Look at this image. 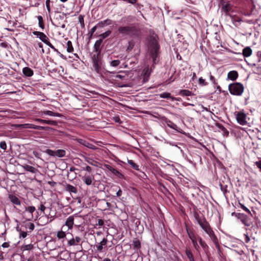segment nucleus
I'll use <instances>...</instances> for the list:
<instances>
[{
  "label": "nucleus",
  "instance_id": "nucleus-1",
  "mask_svg": "<svg viewBox=\"0 0 261 261\" xmlns=\"http://www.w3.org/2000/svg\"><path fill=\"white\" fill-rule=\"evenodd\" d=\"M117 31L119 34L123 37L138 38L142 35L141 29L135 24L120 26Z\"/></svg>",
  "mask_w": 261,
  "mask_h": 261
},
{
  "label": "nucleus",
  "instance_id": "nucleus-2",
  "mask_svg": "<svg viewBox=\"0 0 261 261\" xmlns=\"http://www.w3.org/2000/svg\"><path fill=\"white\" fill-rule=\"evenodd\" d=\"M196 220L202 229L208 235L211 240L214 242L217 247L218 246V241L217 237L214 233L208 222L205 218L201 219L199 215L196 214L195 215Z\"/></svg>",
  "mask_w": 261,
  "mask_h": 261
},
{
  "label": "nucleus",
  "instance_id": "nucleus-3",
  "mask_svg": "<svg viewBox=\"0 0 261 261\" xmlns=\"http://www.w3.org/2000/svg\"><path fill=\"white\" fill-rule=\"evenodd\" d=\"M33 35L37 36V37H38L43 42H44L50 48H51L55 52L59 55L61 58L63 59L66 58L62 54L57 48H56L54 46L49 42L48 38L44 33L39 31H34L33 32Z\"/></svg>",
  "mask_w": 261,
  "mask_h": 261
},
{
  "label": "nucleus",
  "instance_id": "nucleus-4",
  "mask_svg": "<svg viewBox=\"0 0 261 261\" xmlns=\"http://www.w3.org/2000/svg\"><path fill=\"white\" fill-rule=\"evenodd\" d=\"M228 90L231 95L241 96L244 90V87L241 83H233L228 85Z\"/></svg>",
  "mask_w": 261,
  "mask_h": 261
},
{
  "label": "nucleus",
  "instance_id": "nucleus-5",
  "mask_svg": "<svg viewBox=\"0 0 261 261\" xmlns=\"http://www.w3.org/2000/svg\"><path fill=\"white\" fill-rule=\"evenodd\" d=\"M159 46L155 37H153L151 40V54L153 62L155 63V59L157 58L159 53Z\"/></svg>",
  "mask_w": 261,
  "mask_h": 261
},
{
  "label": "nucleus",
  "instance_id": "nucleus-6",
  "mask_svg": "<svg viewBox=\"0 0 261 261\" xmlns=\"http://www.w3.org/2000/svg\"><path fill=\"white\" fill-rule=\"evenodd\" d=\"M64 18L63 14H58L55 15L54 21H51V23L56 27H61L64 29L66 27V21L64 20Z\"/></svg>",
  "mask_w": 261,
  "mask_h": 261
},
{
  "label": "nucleus",
  "instance_id": "nucleus-7",
  "mask_svg": "<svg viewBox=\"0 0 261 261\" xmlns=\"http://www.w3.org/2000/svg\"><path fill=\"white\" fill-rule=\"evenodd\" d=\"M36 211V208L34 206H29L25 207L23 212V217L27 221H32L33 218V213Z\"/></svg>",
  "mask_w": 261,
  "mask_h": 261
},
{
  "label": "nucleus",
  "instance_id": "nucleus-8",
  "mask_svg": "<svg viewBox=\"0 0 261 261\" xmlns=\"http://www.w3.org/2000/svg\"><path fill=\"white\" fill-rule=\"evenodd\" d=\"M154 68V66L153 65H152L151 67H149V65L145 66L141 73V76H143L144 83H145L148 81L151 73L152 72Z\"/></svg>",
  "mask_w": 261,
  "mask_h": 261
},
{
  "label": "nucleus",
  "instance_id": "nucleus-9",
  "mask_svg": "<svg viewBox=\"0 0 261 261\" xmlns=\"http://www.w3.org/2000/svg\"><path fill=\"white\" fill-rule=\"evenodd\" d=\"M44 152L47 153L50 156H58L59 158H62L65 156L66 155V151L65 150L63 149H58L56 151H54L51 149H47Z\"/></svg>",
  "mask_w": 261,
  "mask_h": 261
},
{
  "label": "nucleus",
  "instance_id": "nucleus-10",
  "mask_svg": "<svg viewBox=\"0 0 261 261\" xmlns=\"http://www.w3.org/2000/svg\"><path fill=\"white\" fill-rule=\"evenodd\" d=\"M238 219H240L242 222L246 226H249L251 224L250 218L242 213H237L235 215Z\"/></svg>",
  "mask_w": 261,
  "mask_h": 261
},
{
  "label": "nucleus",
  "instance_id": "nucleus-11",
  "mask_svg": "<svg viewBox=\"0 0 261 261\" xmlns=\"http://www.w3.org/2000/svg\"><path fill=\"white\" fill-rule=\"evenodd\" d=\"M236 118L237 122L241 125H245L247 123L246 115L243 112H238L236 114Z\"/></svg>",
  "mask_w": 261,
  "mask_h": 261
},
{
  "label": "nucleus",
  "instance_id": "nucleus-12",
  "mask_svg": "<svg viewBox=\"0 0 261 261\" xmlns=\"http://www.w3.org/2000/svg\"><path fill=\"white\" fill-rule=\"evenodd\" d=\"M18 126L21 128H32V129H39V130H44L45 129V127H44V126L36 125L33 124H30V123L19 124L18 125Z\"/></svg>",
  "mask_w": 261,
  "mask_h": 261
},
{
  "label": "nucleus",
  "instance_id": "nucleus-13",
  "mask_svg": "<svg viewBox=\"0 0 261 261\" xmlns=\"http://www.w3.org/2000/svg\"><path fill=\"white\" fill-rule=\"evenodd\" d=\"M66 237V233L64 226H62L61 230H59L57 233V238L59 240H61L63 242Z\"/></svg>",
  "mask_w": 261,
  "mask_h": 261
},
{
  "label": "nucleus",
  "instance_id": "nucleus-14",
  "mask_svg": "<svg viewBox=\"0 0 261 261\" xmlns=\"http://www.w3.org/2000/svg\"><path fill=\"white\" fill-rule=\"evenodd\" d=\"M222 11L225 13L226 15H228L229 13L231 11L232 6L228 3L224 2L221 3Z\"/></svg>",
  "mask_w": 261,
  "mask_h": 261
},
{
  "label": "nucleus",
  "instance_id": "nucleus-15",
  "mask_svg": "<svg viewBox=\"0 0 261 261\" xmlns=\"http://www.w3.org/2000/svg\"><path fill=\"white\" fill-rule=\"evenodd\" d=\"M74 217L73 216H70L66 219L65 224L63 226H64V228L65 226H67L68 230L72 229L74 224Z\"/></svg>",
  "mask_w": 261,
  "mask_h": 261
},
{
  "label": "nucleus",
  "instance_id": "nucleus-16",
  "mask_svg": "<svg viewBox=\"0 0 261 261\" xmlns=\"http://www.w3.org/2000/svg\"><path fill=\"white\" fill-rule=\"evenodd\" d=\"M82 238L79 236H76L74 238L72 237L71 239L69 240L67 244L69 246L78 245L81 242Z\"/></svg>",
  "mask_w": 261,
  "mask_h": 261
},
{
  "label": "nucleus",
  "instance_id": "nucleus-17",
  "mask_svg": "<svg viewBox=\"0 0 261 261\" xmlns=\"http://www.w3.org/2000/svg\"><path fill=\"white\" fill-rule=\"evenodd\" d=\"M78 142L82 145H84V146L87 147V148H89L90 149H92L93 150L97 149V147L94 145L90 143L89 142L85 140L84 139H79Z\"/></svg>",
  "mask_w": 261,
  "mask_h": 261
},
{
  "label": "nucleus",
  "instance_id": "nucleus-18",
  "mask_svg": "<svg viewBox=\"0 0 261 261\" xmlns=\"http://www.w3.org/2000/svg\"><path fill=\"white\" fill-rule=\"evenodd\" d=\"M9 200L14 205H20L21 201L19 199L13 194H10L8 196Z\"/></svg>",
  "mask_w": 261,
  "mask_h": 261
},
{
  "label": "nucleus",
  "instance_id": "nucleus-19",
  "mask_svg": "<svg viewBox=\"0 0 261 261\" xmlns=\"http://www.w3.org/2000/svg\"><path fill=\"white\" fill-rule=\"evenodd\" d=\"M22 167L27 171L31 172L33 174H36L37 173L39 172V171L37 169L35 168L34 167H33L32 166L29 165L28 164H24L22 165Z\"/></svg>",
  "mask_w": 261,
  "mask_h": 261
},
{
  "label": "nucleus",
  "instance_id": "nucleus-20",
  "mask_svg": "<svg viewBox=\"0 0 261 261\" xmlns=\"http://www.w3.org/2000/svg\"><path fill=\"white\" fill-rule=\"evenodd\" d=\"M114 78V80L117 81H119V80L126 81L127 80V75L125 72H122L120 73L115 75Z\"/></svg>",
  "mask_w": 261,
  "mask_h": 261
},
{
  "label": "nucleus",
  "instance_id": "nucleus-21",
  "mask_svg": "<svg viewBox=\"0 0 261 261\" xmlns=\"http://www.w3.org/2000/svg\"><path fill=\"white\" fill-rule=\"evenodd\" d=\"M135 19V17L132 15H127L123 16L120 20L122 24L127 23L133 21Z\"/></svg>",
  "mask_w": 261,
  "mask_h": 261
},
{
  "label": "nucleus",
  "instance_id": "nucleus-22",
  "mask_svg": "<svg viewBox=\"0 0 261 261\" xmlns=\"http://www.w3.org/2000/svg\"><path fill=\"white\" fill-rule=\"evenodd\" d=\"M238 77V72L236 70L229 71L227 74V80L236 81Z\"/></svg>",
  "mask_w": 261,
  "mask_h": 261
},
{
  "label": "nucleus",
  "instance_id": "nucleus-23",
  "mask_svg": "<svg viewBox=\"0 0 261 261\" xmlns=\"http://www.w3.org/2000/svg\"><path fill=\"white\" fill-rule=\"evenodd\" d=\"M113 21L111 19L107 18L103 21H100L97 24L99 27L102 28L105 26L110 25L113 23Z\"/></svg>",
  "mask_w": 261,
  "mask_h": 261
},
{
  "label": "nucleus",
  "instance_id": "nucleus-24",
  "mask_svg": "<svg viewBox=\"0 0 261 261\" xmlns=\"http://www.w3.org/2000/svg\"><path fill=\"white\" fill-rule=\"evenodd\" d=\"M102 39H99V40L96 41V42L94 43V50L95 51V53H97V54H100V51H101L100 45L102 43Z\"/></svg>",
  "mask_w": 261,
  "mask_h": 261
},
{
  "label": "nucleus",
  "instance_id": "nucleus-25",
  "mask_svg": "<svg viewBox=\"0 0 261 261\" xmlns=\"http://www.w3.org/2000/svg\"><path fill=\"white\" fill-rule=\"evenodd\" d=\"M23 74L27 77H31L34 74L33 70L29 67H25L22 69Z\"/></svg>",
  "mask_w": 261,
  "mask_h": 261
},
{
  "label": "nucleus",
  "instance_id": "nucleus-26",
  "mask_svg": "<svg viewBox=\"0 0 261 261\" xmlns=\"http://www.w3.org/2000/svg\"><path fill=\"white\" fill-rule=\"evenodd\" d=\"M41 115H47L50 116H56L60 117L62 116V115L58 113H55L54 112H52L51 111L48 110H45V111H41Z\"/></svg>",
  "mask_w": 261,
  "mask_h": 261
},
{
  "label": "nucleus",
  "instance_id": "nucleus-27",
  "mask_svg": "<svg viewBox=\"0 0 261 261\" xmlns=\"http://www.w3.org/2000/svg\"><path fill=\"white\" fill-rule=\"evenodd\" d=\"M185 253L188 259L187 261H195L193 254L189 248H186Z\"/></svg>",
  "mask_w": 261,
  "mask_h": 261
},
{
  "label": "nucleus",
  "instance_id": "nucleus-28",
  "mask_svg": "<svg viewBox=\"0 0 261 261\" xmlns=\"http://www.w3.org/2000/svg\"><path fill=\"white\" fill-rule=\"evenodd\" d=\"M107 239L106 238H103L102 240L100 242V243L96 245L97 249L98 251L101 252L103 249V246H105L107 244Z\"/></svg>",
  "mask_w": 261,
  "mask_h": 261
},
{
  "label": "nucleus",
  "instance_id": "nucleus-29",
  "mask_svg": "<svg viewBox=\"0 0 261 261\" xmlns=\"http://www.w3.org/2000/svg\"><path fill=\"white\" fill-rule=\"evenodd\" d=\"M252 49L250 47H246L243 49V55L245 57H248L252 54Z\"/></svg>",
  "mask_w": 261,
  "mask_h": 261
},
{
  "label": "nucleus",
  "instance_id": "nucleus-30",
  "mask_svg": "<svg viewBox=\"0 0 261 261\" xmlns=\"http://www.w3.org/2000/svg\"><path fill=\"white\" fill-rule=\"evenodd\" d=\"M65 189L66 191L70 193H73L76 194L77 192V188L69 184H68L66 186Z\"/></svg>",
  "mask_w": 261,
  "mask_h": 261
},
{
  "label": "nucleus",
  "instance_id": "nucleus-31",
  "mask_svg": "<svg viewBox=\"0 0 261 261\" xmlns=\"http://www.w3.org/2000/svg\"><path fill=\"white\" fill-rule=\"evenodd\" d=\"M165 123L169 127L177 130V126L176 124L174 123L173 122H172L171 120L166 119L165 120Z\"/></svg>",
  "mask_w": 261,
  "mask_h": 261
},
{
  "label": "nucleus",
  "instance_id": "nucleus-32",
  "mask_svg": "<svg viewBox=\"0 0 261 261\" xmlns=\"http://www.w3.org/2000/svg\"><path fill=\"white\" fill-rule=\"evenodd\" d=\"M84 158L85 159V161L87 162L89 164L95 166H97V164H98V162L94 160L93 159L87 157L86 156H84Z\"/></svg>",
  "mask_w": 261,
  "mask_h": 261
},
{
  "label": "nucleus",
  "instance_id": "nucleus-33",
  "mask_svg": "<svg viewBox=\"0 0 261 261\" xmlns=\"http://www.w3.org/2000/svg\"><path fill=\"white\" fill-rule=\"evenodd\" d=\"M127 163L135 170H139V166L136 164L134 161L132 160H127Z\"/></svg>",
  "mask_w": 261,
  "mask_h": 261
},
{
  "label": "nucleus",
  "instance_id": "nucleus-34",
  "mask_svg": "<svg viewBox=\"0 0 261 261\" xmlns=\"http://www.w3.org/2000/svg\"><path fill=\"white\" fill-rule=\"evenodd\" d=\"M37 18L38 20V24H39V27L41 29L44 30V28H45V25H44L43 17L39 15V16H38Z\"/></svg>",
  "mask_w": 261,
  "mask_h": 261
},
{
  "label": "nucleus",
  "instance_id": "nucleus-35",
  "mask_svg": "<svg viewBox=\"0 0 261 261\" xmlns=\"http://www.w3.org/2000/svg\"><path fill=\"white\" fill-rule=\"evenodd\" d=\"M217 126L223 133V135L226 136H228L229 135V132L227 130V129L224 127L223 125L220 124H217Z\"/></svg>",
  "mask_w": 261,
  "mask_h": 261
},
{
  "label": "nucleus",
  "instance_id": "nucleus-36",
  "mask_svg": "<svg viewBox=\"0 0 261 261\" xmlns=\"http://www.w3.org/2000/svg\"><path fill=\"white\" fill-rule=\"evenodd\" d=\"M191 94V92L188 90H181L179 92V95L182 96H190Z\"/></svg>",
  "mask_w": 261,
  "mask_h": 261
},
{
  "label": "nucleus",
  "instance_id": "nucleus-37",
  "mask_svg": "<svg viewBox=\"0 0 261 261\" xmlns=\"http://www.w3.org/2000/svg\"><path fill=\"white\" fill-rule=\"evenodd\" d=\"M67 51L72 53L73 51V47L71 41H68L67 42Z\"/></svg>",
  "mask_w": 261,
  "mask_h": 261
},
{
  "label": "nucleus",
  "instance_id": "nucleus-38",
  "mask_svg": "<svg viewBox=\"0 0 261 261\" xmlns=\"http://www.w3.org/2000/svg\"><path fill=\"white\" fill-rule=\"evenodd\" d=\"M187 231L189 237L191 239V241L196 239L195 236L194 232L190 229L187 228Z\"/></svg>",
  "mask_w": 261,
  "mask_h": 261
},
{
  "label": "nucleus",
  "instance_id": "nucleus-39",
  "mask_svg": "<svg viewBox=\"0 0 261 261\" xmlns=\"http://www.w3.org/2000/svg\"><path fill=\"white\" fill-rule=\"evenodd\" d=\"M83 179L87 185L89 186L91 185L93 179L91 176H89L87 177H83Z\"/></svg>",
  "mask_w": 261,
  "mask_h": 261
},
{
  "label": "nucleus",
  "instance_id": "nucleus-40",
  "mask_svg": "<svg viewBox=\"0 0 261 261\" xmlns=\"http://www.w3.org/2000/svg\"><path fill=\"white\" fill-rule=\"evenodd\" d=\"M100 54H97L96 53V54L93 55L92 56V61L93 64V63H100V61L99 58V56Z\"/></svg>",
  "mask_w": 261,
  "mask_h": 261
},
{
  "label": "nucleus",
  "instance_id": "nucleus-41",
  "mask_svg": "<svg viewBox=\"0 0 261 261\" xmlns=\"http://www.w3.org/2000/svg\"><path fill=\"white\" fill-rule=\"evenodd\" d=\"M113 174L116 175L117 177L119 178H123V175L119 172L117 170L115 169V168H113L111 171Z\"/></svg>",
  "mask_w": 261,
  "mask_h": 261
},
{
  "label": "nucleus",
  "instance_id": "nucleus-42",
  "mask_svg": "<svg viewBox=\"0 0 261 261\" xmlns=\"http://www.w3.org/2000/svg\"><path fill=\"white\" fill-rule=\"evenodd\" d=\"M113 174L116 175L117 177L119 178H123V175L119 172L117 170L115 169V168H113L111 171Z\"/></svg>",
  "mask_w": 261,
  "mask_h": 261
},
{
  "label": "nucleus",
  "instance_id": "nucleus-43",
  "mask_svg": "<svg viewBox=\"0 0 261 261\" xmlns=\"http://www.w3.org/2000/svg\"><path fill=\"white\" fill-rule=\"evenodd\" d=\"M133 247H134V249H138L141 247L140 242L137 239H136V240L133 241Z\"/></svg>",
  "mask_w": 261,
  "mask_h": 261
},
{
  "label": "nucleus",
  "instance_id": "nucleus-44",
  "mask_svg": "<svg viewBox=\"0 0 261 261\" xmlns=\"http://www.w3.org/2000/svg\"><path fill=\"white\" fill-rule=\"evenodd\" d=\"M111 34V31L110 30H108L105 33L99 35V37L101 38V39H105L108 37Z\"/></svg>",
  "mask_w": 261,
  "mask_h": 261
},
{
  "label": "nucleus",
  "instance_id": "nucleus-45",
  "mask_svg": "<svg viewBox=\"0 0 261 261\" xmlns=\"http://www.w3.org/2000/svg\"><path fill=\"white\" fill-rule=\"evenodd\" d=\"M198 84L201 86H205L207 85L208 83L206 82L205 80L201 77L198 79Z\"/></svg>",
  "mask_w": 261,
  "mask_h": 261
},
{
  "label": "nucleus",
  "instance_id": "nucleus-46",
  "mask_svg": "<svg viewBox=\"0 0 261 261\" xmlns=\"http://www.w3.org/2000/svg\"><path fill=\"white\" fill-rule=\"evenodd\" d=\"M120 61L119 60H114L110 62V65L112 67H117L120 64Z\"/></svg>",
  "mask_w": 261,
  "mask_h": 261
},
{
  "label": "nucleus",
  "instance_id": "nucleus-47",
  "mask_svg": "<svg viewBox=\"0 0 261 261\" xmlns=\"http://www.w3.org/2000/svg\"><path fill=\"white\" fill-rule=\"evenodd\" d=\"M93 68L96 72L98 73L100 69V63H93Z\"/></svg>",
  "mask_w": 261,
  "mask_h": 261
},
{
  "label": "nucleus",
  "instance_id": "nucleus-48",
  "mask_svg": "<svg viewBox=\"0 0 261 261\" xmlns=\"http://www.w3.org/2000/svg\"><path fill=\"white\" fill-rule=\"evenodd\" d=\"M192 242L194 248L195 249V250L197 251H199L200 248H199V245L197 244L196 240L195 239L194 240L192 241Z\"/></svg>",
  "mask_w": 261,
  "mask_h": 261
},
{
  "label": "nucleus",
  "instance_id": "nucleus-49",
  "mask_svg": "<svg viewBox=\"0 0 261 261\" xmlns=\"http://www.w3.org/2000/svg\"><path fill=\"white\" fill-rule=\"evenodd\" d=\"M170 93L168 92H164L163 93H162L160 95V97L163 98H168L170 97Z\"/></svg>",
  "mask_w": 261,
  "mask_h": 261
},
{
  "label": "nucleus",
  "instance_id": "nucleus-50",
  "mask_svg": "<svg viewBox=\"0 0 261 261\" xmlns=\"http://www.w3.org/2000/svg\"><path fill=\"white\" fill-rule=\"evenodd\" d=\"M27 228L30 230V232H31L34 229L35 225L33 223H29L27 224Z\"/></svg>",
  "mask_w": 261,
  "mask_h": 261
},
{
  "label": "nucleus",
  "instance_id": "nucleus-51",
  "mask_svg": "<svg viewBox=\"0 0 261 261\" xmlns=\"http://www.w3.org/2000/svg\"><path fill=\"white\" fill-rule=\"evenodd\" d=\"M134 46V42L133 41H130L128 42V45L127 48V50L129 51L131 50Z\"/></svg>",
  "mask_w": 261,
  "mask_h": 261
},
{
  "label": "nucleus",
  "instance_id": "nucleus-52",
  "mask_svg": "<svg viewBox=\"0 0 261 261\" xmlns=\"http://www.w3.org/2000/svg\"><path fill=\"white\" fill-rule=\"evenodd\" d=\"M79 22L81 24L82 27H84V19L83 15H80L79 16Z\"/></svg>",
  "mask_w": 261,
  "mask_h": 261
},
{
  "label": "nucleus",
  "instance_id": "nucleus-53",
  "mask_svg": "<svg viewBox=\"0 0 261 261\" xmlns=\"http://www.w3.org/2000/svg\"><path fill=\"white\" fill-rule=\"evenodd\" d=\"M200 246L203 248L204 251H207L208 249V246L206 244V243L203 241L200 244Z\"/></svg>",
  "mask_w": 261,
  "mask_h": 261
},
{
  "label": "nucleus",
  "instance_id": "nucleus-54",
  "mask_svg": "<svg viewBox=\"0 0 261 261\" xmlns=\"http://www.w3.org/2000/svg\"><path fill=\"white\" fill-rule=\"evenodd\" d=\"M45 124H47L55 126V125H57V123L56 121H55L54 120H45Z\"/></svg>",
  "mask_w": 261,
  "mask_h": 261
},
{
  "label": "nucleus",
  "instance_id": "nucleus-55",
  "mask_svg": "<svg viewBox=\"0 0 261 261\" xmlns=\"http://www.w3.org/2000/svg\"><path fill=\"white\" fill-rule=\"evenodd\" d=\"M0 148L4 150L7 149V144L5 141H1L0 142Z\"/></svg>",
  "mask_w": 261,
  "mask_h": 261
},
{
  "label": "nucleus",
  "instance_id": "nucleus-56",
  "mask_svg": "<svg viewBox=\"0 0 261 261\" xmlns=\"http://www.w3.org/2000/svg\"><path fill=\"white\" fill-rule=\"evenodd\" d=\"M98 27H99V25H98V24H97L96 25H95V26H94L90 30V32L89 33L90 34V36H92L93 34V33L95 32V31L96 30V29L98 28Z\"/></svg>",
  "mask_w": 261,
  "mask_h": 261
},
{
  "label": "nucleus",
  "instance_id": "nucleus-57",
  "mask_svg": "<svg viewBox=\"0 0 261 261\" xmlns=\"http://www.w3.org/2000/svg\"><path fill=\"white\" fill-rule=\"evenodd\" d=\"M47 208H48L45 206L43 204H40L39 207L38 208V210H40L44 214H45V211H46Z\"/></svg>",
  "mask_w": 261,
  "mask_h": 261
},
{
  "label": "nucleus",
  "instance_id": "nucleus-58",
  "mask_svg": "<svg viewBox=\"0 0 261 261\" xmlns=\"http://www.w3.org/2000/svg\"><path fill=\"white\" fill-rule=\"evenodd\" d=\"M50 3V0H46L45 4H46V8H47V10L48 13H50V11H51Z\"/></svg>",
  "mask_w": 261,
  "mask_h": 261
},
{
  "label": "nucleus",
  "instance_id": "nucleus-59",
  "mask_svg": "<svg viewBox=\"0 0 261 261\" xmlns=\"http://www.w3.org/2000/svg\"><path fill=\"white\" fill-rule=\"evenodd\" d=\"M24 250H30L33 248V245L30 244L28 245H26L23 247Z\"/></svg>",
  "mask_w": 261,
  "mask_h": 261
},
{
  "label": "nucleus",
  "instance_id": "nucleus-60",
  "mask_svg": "<svg viewBox=\"0 0 261 261\" xmlns=\"http://www.w3.org/2000/svg\"><path fill=\"white\" fill-rule=\"evenodd\" d=\"M33 154L37 159H41V153L36 151H33Z\"/></svg>",
  "mask_w": 261,
  "mask_h": 261
},
{
  "label": "nucleus",
  "instance_id": "nucleus-61",
  "mask_svg": "<svg viewBox=\"0 0 261 261\" xmlns=\"http://www.w3.org/2000/svg\"><path fill=\"white\" fill-rule=\"evenodd\" d=\"M241 207L243 210H244L245 211L247 212L248 214H251V213H250V211H249V210L247 207H246L244 204H241Z\"/></svg>",
  "mask_w": 261,
  "mask_h": 261
},
{
  "label": "nucleus",
  "instance_id": "nucleus-62",
  "mask_svg": "<svg viewBox=\"0 0 261 261\" xmlns=\"http://www.w3.org/2000/svg\"><path fill=\"white\" fill-rule=\"evenodd\" d=\"M244 241L245 242V243H248L250 241L249 237L248 236V234H244Z\"/></svg>",
  "mask_w": 261,
  "mask_h": 261
},
{
  "label": "nucleus",
  "instance_id": "nucleus-63",
  "mask_svg": "<svg viewBox=\"0 0 261 261\" xmlns=\"http://www.w3.org/2000/svg\"><path fill=\"white\" fill-rule=\"evenodd\" d=\"M27 233L25 231H20V238H24L27 237Z\"/></svg>",
  "mask_w": 261,
  "mask_h": 261
},
{
  "label": "nucleus",
  "instance_id": "nucleus-64",
  "mask_svg": "<svg viewBox=\"0 0 261 261\" xmlns=\"http://www.w3.org/2000/svg\"><path fill=\"white\" fill-rule=\"evenodd\" d=\"M255 165L259 169L260 171L261 172V160H259V161L256 162L255 163Z\"/></svg>",
  "mask_w": 261,
  "mask_h": 261
}]
</instances>
